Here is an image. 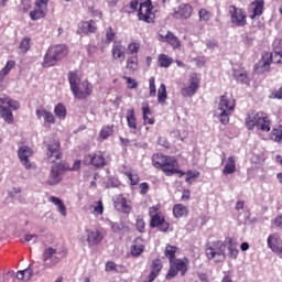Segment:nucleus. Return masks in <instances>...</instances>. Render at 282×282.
I'll use <instances>...</instances> for the list:
<instances>
[{"mask_svg":"<svg viewBox=\"0 0 282 282\" xmlns=\"http://www.w3.org/2000/svg\"><path fill=\"white\" fill-rule=\"evenodd\" d=\"M128 52L131 56H138V53L140 52V43L132 42L128 44Z\"/></svg>","mask_w":282,"mask_h":282,"instance_id":"50","label":"nucleus"},{"mask_svg":"<svg viewBox=\"0 0 282 282\" xmlns=\"http://www.w3.org/2000/svg\"><path fill=\"white\" fill-rule=\"evenodd\" d=\"M126 118L129 129H131L132 133H135L138 131V119L135 118V110L133 108L128 109Z\"/></svg>","mask_w":282,"mask_h":282,"instance_id":"25","label":"nucleus"},{"mask_svg":"<svg viewBox=\"0 0 282 282\" xmlns=\"http://www.w3.org/2000/svg\"><path fill=\"white\" fill-rule=\"evenodd\" d=\"M0 116L3 118L4 122H8V124H12V122H14V115H12V110H10V108L0 110Z\"/></svg>","mask_w":282,"mask_h":282,"instance_id":"42","label":"nucleus"},{"mask_svg":"<svg viewBox=\"0 0 282 282\" xmlns=\"http://www.w3.org/2000/svg\"><path fill=\"white\" fill-rule=\"evenodd\" d=\"M69 54V48L65 44H55L48 47L44 55L43 67H54Z\"/></svg>","mask_w":282,"mask_h":282,"instance_id":"2","label":"nucleus"},{"mask_svg":"<svg viewBox=\"0 0 282 282\" xmlns=\"http://www.w3.org/2000/svg\"><path fill=\"white\" fill-rule=\"evenodd\" d=\"M163 42L169 43L174 50H177V47H181L180 39L173 34V32L167 31L165 35L160 34Z\"/></svg>","mask_w":282,"mask_h":282,"instance_id":"24","label":"nucleus"},{"mask_svg":"<svg viewBox=\"0 0 282 282\" xmlns=\"http://www.w3.org/2000/svg\"><path fill=\"white\" fill-rule=\"evenodd\" d=\"M90 213L95 215V217H98L105 213V205H102V200L95 202L90 206Z\"/></svg>","mask_w":282,"mask_h":282,"instance_id":"38","label":"nucleus"},{"mask_svg":"<svg viewBox=\"0 0 282 282\" xmlns=\"http://www.w3.org/2000/svg\"><path fill=\"white\" fill-rule=\"evenodd\" d=\"M32 8V0H21L20 10L28 12Z\"/></svg>","mask_w":282,"mask_h":282,"instance_id":"58","label":"nucleus"},{"mask_svg":"<svg viewBox=\"0 0 282 282\" xmlns=\"http://www.w3.org/2000/svg\"><path fill=\"white\" fill-rule=\"evenodd\" d=\"M169 155H164L162 153H156L152 155V165L154 169H162L163 164L166 160H169Z\"/></svg>","mask_w":282,"mask_h":282,"instance_id":"32","label":"nucleus"},{"mask_svg":"<svg viewBox=\"0 0 282 282\" xmlns=\"http://www.w3.org/2000/svg\"><path fill=\"white\" fill-rule=\"evenodd\" d=\"M73 95L77 100H85L86 98H89V95L94 93V85L91 83L85 80L82 82L78 86H75L74 89H72Z\"/></svg>","mask_w":282,"mask_h":282,"instance_id":"10","label":"nucleus"},{"mask_svg":"<svg viewBox=\"0 0 282 282\" xmlns=\"http://www.w3.org/2000/svg\"><path fill=\"white\" fill-rule=\"evenodd\" d=\"M205 254L209 261L214 263H221L226 261V245L221 240L207 242L205 247Z\"/></svg>","mask_w":282,"mask_h":282,"instance_id":"4","label":"nucleus"},{"mask_svg":"<svg viewBox=\"0 0 282 282\" xmlns=\"http://www.w3.org/2000/svg\"><path fill=\"white\" fill-rule=\"evenodd\" d=\"M151 268L152 271L150 272L147 282H153L158 279V274H160V271L162 270V261H160V259L153 260Z\"/></svg>","mask_w":282,"mask_h":282,"instance_id":"26","label":"nucleus"},{"mask_svg":"<svg viewBox=\"0 0 282 282\" xmlns=\"http://www.w3.org/2000/svg\"><path fill=\"white\" fill-rule=\"evenodd\" d=\"M54 113L58 120H65V118H67V109L65 108V105L57 104L55 106Z\"/></svg>","mask_w":282,"mask_h":282,"instance_id":"39","label":"nucleus"},{"mask_svg":"<svg viewBox=\"0 0 282 282\" xmlns=\"http://www.w3.org/2000/svg\"><path fill=\"white\" fill-rule=\"evenodd\" d=\"M128 83V89H138V82L131 77H123Z\"/></svg>","mask_w":282,"mask_h":282,"instance_id":"61","label":"nucleus"},{"mask_svg":"<svg viewBox=\"0 0 282 282\" xmlns=\"http://www.w3.org/2000/svg\"><path fill=\"white\" fill-rule=\"evenodd\" d=\"M44 122H46L47 124H55L56 118L54 117V113L46 110V112L44 113Z\"/></svg>","mask_w":282,"mask_h":282,"instance_id":"56","label":"nucleus"},{"mask_svg":"<svg viewBox=\"0 0 282 282\" xmlns=\"http://www.w3.org/2000/svg\"><path fill=\"white\" fill-rule=\"evenodd\" d=\"M229 13L231 17L232 25H236V28H243V25H246V19H248V15H246V11L235 6H231L229 7Z\"/></svg>","mask_w":282,"mask_h":282,"instance_id":"11","label":"nucleus"},{"mask_svg":"<svg viewBox=\"0 0 282 282\" xmlns=\"http://www.w3.org/2000/svg\"><path fill=\"white\" fill-rule=\"evenodd\" d=\"M7 107H9L10 109H13V111H17L18 109L21 108V105L19 104V101H17V100H14V99H11V98L9 97V104H8Z\"/></svg>","mask_w":282,"mask_h":282,"instance_id":"62","label":"nucleus"},{"mask_svg":"<svg viewBox=\"0 0 282 282\" xmlns=\"http://www.w3.org/2000/svg\"><path fill=\"white\" fill-rule=\"evenodd\" d=\"M111 54L115 61L123 63L124 58H127V47L118 42H115L112 44Z\"/></svg>","mask_w":282,"mask_h":282,"instance_id":"19","label":"nucleus"},{"mask_svg":"<svg viewBox=\"0 0 282 282\" xmlns=\"http://www.w3.org/2000/svg\"><path fill=\"white\" fill-rule=\"evenodd\" d=\"M237 171V163L235 161V156H229L223 169V175H232Z\"/></svg>","mask_w":282,"mask_h":282,"instance_id":"31","label":"nucleus"},{"mask_svg":"<svg viewBox=\"0 0 282 282\" xmlns=\"http://www.w3.org/2000/svg\"><path fill=\"white\" fill-rule=\"evenodd\" d=\"M270 63L275 65L282 64V53L279 51H273V53H264L262 55V61L259 63L261 72H270Z\"/></svg>","mask_w":282,"mask_h":282,"instance_id":"9","label":"nucleus"},{"mask_svg":"<svg viewBox=\"0 0 282 282\" xmlns=\"http://www.w3.org/2000/svg\"><path fill=\"white\" fill-rule=\"evenodd\" d=\"M110 135H113V128L110 126L104 127L99 132L101 140H107V138H110Z\"/></svg>","mask_w":282,"mask_h":282,"instance_id":"47","label":"nucleus"},{"mask_svg":"<svg viewBox=\"0 0 282 282\" xmlns=\"http://www.w3.org/2000/svg\"><path fill=\"white\" fill-rule=\"evenodd\" d=\"M124 175L130 181L131 186H138L140 184V176L133 172H126Z\"/></svg>","mask_w":282,"mask_h":282,"instance_id":"45","label":"nucleus"},{"mask_svg":"<svg viewBox=\"0 0 282 282\" xmlns=\"http://www.w3.org/2000/svg\"><path fill=\"white\" fill-rule=\"evenodd\" d=\"M10 101V97L6 94H0V111H3V109H8V105Z\"/></svg>","mask_w":282,"mask_h":282,"instance_id":"52","label":"nucleus"},{"mask_svg":"<svg viewBox=\"0 0 282 282\" xmlns=\"http://www.w3.org/2000/svg\"><path fill=\"white\" fill-rule=\"evenodd\" d=\"M253 6L254 9L251 19H257V17H261L263 14V0H256Z\"/></svg>","mask_w":282,"mask_h":282,"instance_id":"41","label":"nucleus"},{"mask_svg":"<svg viewBox=\"0 0 282 282\" xmlns=\"http://www.w3.org/2000/svg\"><path fill=\"white\" fill-rule=\"evenodd\" d=\"M138 0H131L129 3V10H127V12H129V14H131V12H135V10H138Z\"/></svg>","mask_w":282,"mask_h":282,"instance_id":"64","label":"nucleus"},{"mask_svg":"<svg viewBox=\"0 0 282 282\" xmlns=\"http://www.w3.org/2000/svg\"><path fill=\"white\" fill-rule=\"evenodd\" d=\"M50 202L56 206L57 212L62 217H67V207L65 206V203H63V199L56 197V196H51Z\"/></svg>","mask_w":282,"mask_h":282,"instance_id":"29","label":"nucleus"},{"mask_svg":"<svg viewBox=\"0 0 282 282\" xmlns=\"http://www.w3.org/2000/svg\"><path fill=\"white\" fill-rule=\"evenodd\" d=\"M116 39V32L111 26H108L106 29V40L108 43H112V41Z\"/></svg>","mask_w":282,"mask_h":282,"instance_id":"55","label":"nucleus"},{"mask_svg":"<svg viewBox=\"0 0 282 282\" xmlns=\"http://www.w3.org/2000/svg\"><path fill=\"white\" fill-rule=\"evenodd\" d=\"M246 127L249 131H253L256 127V129L269 133L270 119L268 118V115L263 111L250 112L248 113V117L246 119Z\"/></svg>","mask_w":282,"mask_h":282,"instance_id":"3","label":"nucleus"},{"mask_svg":"<svg viewBox=\"0 0 282 282\" xmlns=\"http://www.w3.org/2000/svg\"><path fill=\"white\" fill-rule=\"evenodd\" d=\"M126 69L129 72V74H135L138 72V56L131 55L127 59Z\"/></svg>","mask_w":282,"mask_h":282,"instance_id":"33","label":"nucleus"},{"mask_svg":"<svg viewBox=\"0 0 282 282\" xmlns=\"http://www.w3.org/2000/svg\"><path fill=\"white\" fill-rule=\"evenodd\" d=\"M200 80L197 78V75H192L189 78V85L181 89V95L184 98H193L194 94H197L199 89Z\"/></svg>","mask_w":282,"mask_h":282,"instance_id":"13","label":"nucleus"},{"mask_svg":"<svg viewBox=\"0 0 282 282\" xmlns=\"http://www.w3.org/2000/svg\"><path fill=\"white\" fill-rule=\"evenodd\" d=\"M79 28L84 34H96V31L98 30L96 21L94 20L82 22Z\"/></svg>","mask_w":282,"mask_h":282,"instance_id":"27","label":"nucleus"},{"mask_svg":"<svg viewBox=\"0 0 282 282\" xmlns=\"http://www.w3.org/2000/svg\"><path fill=\"white\" fill-rule=\"evenodd\" d=\"M61 180V169H58V166H53L47 180V184H50V186H56Z\"/></svg>","mask_w":282,"mask_h":282,"instance_id":"30","label":"nucleus"},{"mask_svg":"<svg viewBox=\"0 0 282 282\" xmlns=\"http://www.w3.org/2000/svg\"><path fill=\"white\" fill-rule=\"evenodd\" d=\"M234 78L238 83H248V74L246 72L234 70Z\"/></svg>","mask_w":282,"mask_h":282,"instance_id":"46","label":"nucleus"},{"mask_svg":"<svg viewBox=\"0 0 282 282\" xmlns=\"http://www.w3.org/2000/svg\"><path fill=\"white\" fill-rule=\"evenodd\" d=\"M180 249L175 246H171L167 245L165 247V251H164V256L166 257V259L170 260V263H173V261H175V253L178 251Z\"/></svg>","mask_w":282,"mask_h":282,"instance_id":"37","label":"nucleus"},{"mask_svg":"<svg viewBox=\"0 0 282 282\" xmlns=\"http://www.w3.org/2000/svg\"><path fill=\"white\" fill-rule=\"evenodd\" d=\"M142 115H143V124H155V118H150L151 108L149 107V102H143L141 105Z\"/></svg>","mask_w":282,"mask_h":282,"instance_id":"28","label":"nucleus"},{"mask_svg":"<svg viewBox=\"0 0 282 282\" xmlns=\"http://www.w3.org/2000/svg\"><path fill=\"white\" fill-rule=\"evenodd\" d=\"M138 18L139 21H144V23H153L155 13H153V4H151V0H141Z\"/></svg>","mask_w":282,"mask_h":282,"instance_id":"6","label":"nucleus"},{"mask_svg":"<svg viewBox=\"0 0 282 282\" xmlns=\"http://www.w3.org/2000/svg\"><path fill=\"white\" fill-rule=\"evenodd\" d=\"M150 226L152 228H159L161 232H166L169 230V223L164 220V217L156 215L151 218Z\"/></svg>","mask_w":282,"mask_h":282,"instance_id":"21","label":"nucleus"},{"mask_svg":"<svg viewBox=\"0 0 282 282\" xmlns=\"http://www.w3.org/2000/svg\"><path fill=\"white\" fill-rule=\"evenodd\" d=\"M111 230L116 234L122 232L124 230V223H113L111 220L108 221Z\"/></svg>","mask_w":282,"mask_h":282,"instance_id":"49","label":"nucleus"},{"mask_svg":"<svg viewBox=\"0 0 282 282\" xmlns=\"http://www.w3.org/2000/svg\"><path fill=\"white\" fill-rule=\"evenodd\" d=\"M45 14H47V9L35 7V9L30 12V19L32 21H39V19H44Z\"/></svg>","mask_w":282,"mask_h":282,"instance_id":"36","label":"nucleus"},{"mask_svg":"<svg viewBox=\"0 0 282 282\" xmlns=\"http://www.w3.org/2000/svg\"><path fill=\"white\" fill-rule=\"evenodd\" d=\"M271 140L281 144L282 142V128H275L272 130Z\"/></svg>","mask_w":282,"mask_h":282,"instance_id":"48","label":"nucleus"},{"mask_svg":"<svg viewBox=\"0 0 282 282\" xmlns=\"http://www.w3.org/2000/svg\"><path fill=\"white\" fill-rule=\"evenodd\" d=\"M177 14H180L182 19H191L193 14V7H191V4H181L178 7Z\"/></svg>","mask_w":282,"mask_h":282,"instance_id":"35","label":"nucleus"},{"mask_svg":"<svg viewBox=\"0 0 282 282\" xmlns=\"http://www.w3.org/2000/svg\"><path fill=\"white\" fill-rule=\"evenodd\" d=\"M161 171H163L167 177L175 174L180 175V177L186 175L184 171L180 170V163L175 156H169L163 166H161Z\"/></svg>","mask_w":282,"mask_h":282,"instance_id":"8","label":"nucleus"},{"mask_svg":"<svg viewBox=\"0 0 282 282\" xmlns=\"http://www.w3.org/2000/svg\"><path fill=\"white\" fill-rule=\"evenodd\" d=\"M223 243L229 252L228 253L229 259H237L239 257V249H237V239L226 238Z\"/></svg>","mask_w":282,"mask_h":282,"instance_id":"20","label":"nucleus"},{"mask_svg":"<svg viewBox=\"0 0 282 282\" xmlns=\"http://www.w3.org/2000/svg\"><path fill=\"white\" fill-rule=\"evenodd\" d=\"M102 239H105V236L98 229H86V241L90 248L98 246Z\"/></svg>","mask_w":282,"mask_h":282,"instance_id":"17","label":"nucleus"},{"mask_svg":"<svg viewBox=\"0 0 282 282\" xmlns=\"http://www.w3.org/2000/svg\"><path fill=\"white\" fill-rule=\"evenodd\" d=\"M158 61H159V65L161 67L166 68V67H171V65H173V58L166 54H160Z\"/></svg>","mask_w":282,"mask_h":282,"instance_id":"43","label":"nucleus"},{"mask_svg":"<svg viewBox=\"0 0 282 282\" xmlns=\"http://www.w3.org/2000/svg\"><path fill=\"white\" fill-rule=\"evenodd\" d=\"M149 89H150V97L155 98V95L158 94V90L155 88V77H150L149 79Z\"/></svg>","mask_w":282,"mask_h":282,"instance_id":"54","label":"nucleus"},{"mask_svg":"<svg viewBox=\"0 0 282 282\" xmlns=\"http://www.w3.org/2000/svg\"><path fill=\"white\" fill-rule=\"evenodd\" d=\"M186 178H185V182H187V184H191V180H197L200 175L199 171H193V170H189L186 172Z\"/></svg>","mask_w":282,"mask_h":282,"instance_id":"53","label":"nucleus"},{"mask_svg":"<svg viewBox=\"0 0 282 282\" xmlns=\"http://www.w3.org/2000/svg\"><path fill=\"white\" fill-rule=\"evenodd\" d=\"M65 257H67V248L59 250L52 247L46 248L43 252L44 268H56Z\"/></svg>","mask_w":282,"mask_h":282,"instance_id":"5","label":"nucleus"},{"mask_svg":"<svg viewBox=\"0 0 282 282\" xmlns=\"http://www.w3.org/2000/svg\"><path fill=\"white\" fill-rule=\"evenodd\" d=\"M144 219L141 217V216H138L137 217V230L139 232H144Z\"/></svg>","mask_w":282,"mask_h":282,"instance_id":"60","label":"nucleus"},{"mask_svg":"<svg viewBox=\"0 0 282 282\" xmlns=\"http://www.w3.org/2000/svg\"><path fill=\"white\" fill-rule=\"evenodd\" d=\"M24 241H26V243H36V241H39V236L35 234H26L24 236Z\"/></svg>","mask_w":282,"mask_h":282,"instance_id":"57","label":"nucleus"},{"mask_svg":"<svg viewBox=\"0 0 282 282\" xmlns=\"http://www.w3.org/2000/svg\"><path fill=\"white\" fill-rule=\"evenodd\" d=\"M130 252L132 257H140V254L144 252V240L140 237L134 239L130 248Z\"/></svg>","mask_w":282,"mask_h":282,"instance_id":"23","label":"nucleus"},{"mask_svg":"<svg viewBox=\"0 0 282 282\" xmlns=\"http://www.w3.org/2000/svg\"><path fill=\"white\" fill-rule=\"evenodd\" d=\"M188 260L186 259H176L170 263V269L166 274L167 281L171 279H175L177 276V272L181 273V276H184L186 272H188V265L186 264Z\"/></svg>","mask_w":282,"mask_h":282,"instance_id":"7","label":"nucleus"},{"mask_svg":"<svg viewBox=\"0 0 282 282\" xmlns=\"http://www.w3.org/2000/svg\"><path fill=\"white\" fill-rule=\"evenodd\" d=\"M47 149V158L51 162L61 160V143L58 141H52L51 143L44 142Z\"/></svg>","mask_w":282,"mask_h":282,"instance_id":"16","label":"nucleus"},{"mask_svg":"<svg viewBox=\"0 0 282 282\" xmlns=\"http://www.w3.org/2000/svg\"><path fill=\"white\" fill-rule=\"evenodd\" d=\"M268 248H270L274 254H278L282 259V239L281 235L273 232L269 235L267 239Z\"/></svg>","mask_w":282,"mask_h":282,"instance_id":"12","label":"nucleus"},{"mask_svg":"<svg viewBox=\"0 0 282 282\" xmlns=\"http://www.w3.org/2000/svg\"><path fill=\"white\" fill-rule=\"evenodd\" d=\"M166 98H169V95L166 94V85L161 84L158 90V102L164 105Z\"/></svg>","mask_w":282,"mask_h":282,"instance_id":"40","label":"nucleus"},{"mask_svg":"<svg viewBox=\"0 0 282 282\" xmlns=\"http://www.w3.org/2000/svg\"><path fill=\"white\" fill-rule=\"evenodd\" d=\"M33 155H34V151H32V148L28 145L20 147L18 151L19 160L25 169H32V163L30 162V158H32Z\"/></svg>","mask_w":282,"mask_h":282,"instance_id":"14","label":"nucleus"},{"mask_svg":"<svg viewBox=\"0 0 282 282\" xmlns=\"http://www.w3.org/2000/svg\"><path fill=\"white\" fill-rule=\"evenodd\" d=\"M15 65L17 63L14 61H8L6 66L0 70V91H3V89H6L3 80H6V76L10 74V70L14 69Z\"/></svg>","mask_w":282,"mask_h":282,"instance_id":"22","label":"nucleus"},{"mask_svg":"<svg viewBox=\"0 0 282 282\" xmlns=\"http://www.w3.org/2000/svg\"><path fill=\"white\" fill-rule=\"evenodd\" d=\"M30 37H23L21 43H20V51L22 52V54H28L29 50H30Z\"/></svg>","mask_w":282,"mask_h":282,"instance_id":"51","label":"nucleus"},{"mask_svg":"<svg viewBox=\"0 0 282 282\" xmlns=\"http://www.w3.org/2000/svg\"><path fill=\"white\" fill-rule=\"evenodd\" d=\"M115 208L118 213L129 214L131 213V202H129L124 196L118 195L113 202Z\"/></svg>","mask_w":282,"mask_h":282,"instance_id":"18","label":"nucleus"},{"mask_svg":"<svg viewBox=\"0 0 282 282\" xmlns=\"http://www.w3.org/2000/svg\"><path fill=\"white\" fill-rule=\"evenodd\" d=\"M173 215L177 219H180V217H186V215H188V207L183 204H176L173 206Z\"/></svg>","mask_w":282,"mask_h":282,"instance_id":"34","label":"nucleus"},{"mask_svg":"<svg viewBox=\"0 0 282 282\" xmlns=\"http://www.w3.org/2000/svg\"><path fill=\"white\" fill-rule=\"evenodd\" d=\"M232 111H235V98H232V95L225 93L220 97L218 108L215 111V117L218 118L221 124H228Z\"/></svg>","mask_w":282,"mask_h":282,"instance_id":"1","label":"nucleus"},{"mask_svg":"<svg viewBox=\"0 0 282 282\" xmlns=\"http://www.w3.org/2000/svg\"><path fill=\"white\" fill-rule=\"evenodd\" d=\"M84 162L86 164H93V166H96L97 169H102V166H107V160L105 159V154H102L100 151L95 154H87L84 158Z\"/></svg>","mask_w":282,"mask_h":282,"instance_id":"15","label":"nucleus"},{"mask_svg":"<svg viewBox=\"0 0 282 282\" xmlns=\"http://www.w3.org/2000/svg\"><path fill=\"white\" fill-rule=\"evenodd\" d=\"M68 82L70 85V90L76 88L78 85H82L80 77H78V74L74 72L68 73Z\"/></svg>","mask_w":282,"mask_h":282,"instance_id":"44","label":"nucleus"},{"mask_svg":"<svg viewBox=\"0 0 282 282\" xmlns=\"http://www.w3.org/2000/svg\"><path fill=\"white\" fill-rule=\"evenodd\" d=\"M198 14H199L200 21H209L210 20V12H208L206 9H200Z\"/></svg>","mask_w":282,"mask_h":282,"instance_id":"59","label":"nucleus"},{"mask_svg":"<svg viewBox=\"0 0 282 282\" xmlns=\"http://www.w3.org/2000/svg\"><path fill=\"white\" fill-rule=\"evenodd\" d=\"M270 98L282 100V87H280L278 90H273Z\"/></svg>","mask_w":282,"mask_h":282,"instance_id":"63","label":"nucleus"}]
</instances>
